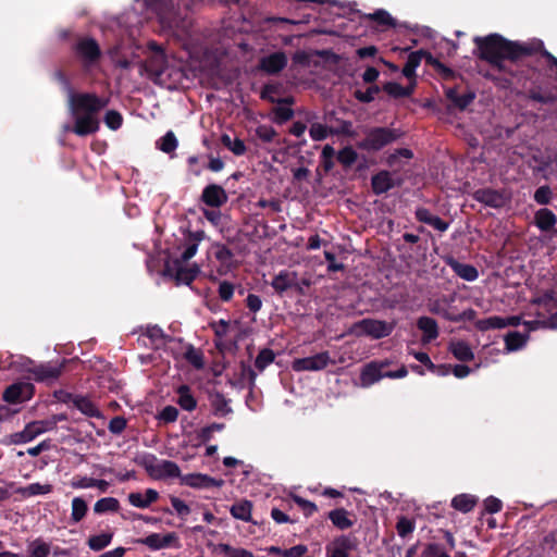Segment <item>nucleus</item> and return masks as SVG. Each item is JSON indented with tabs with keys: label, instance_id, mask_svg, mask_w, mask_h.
Returning <instances> with one entry per match:
<instances>
[{
	"label": "nucleus",
	"instance_id": "obj_1",
	"mask_svg": "<svg viewBox=\"0 0 557 557\" xmlns=\"http://www.w3.org/2000/svg\"><path fill=\"white\" fill-rule=\"evenodd\" d=\"M108 103L109 99L94 92H71L69 109L74 119V125L66 126L65 129L81 137L97 133L100 127L98 114Z\"/></svg>",
	"mask_w": 557,
	"mask_h": 557
},
{
	"label": "nucleus",
	"instance_id": "obj_2",
	"mask_svg": "<svg viewBox=\"0 0 557 557\" xmlns=\"http://www.w3.org/2000/svg\"><path fill=\"white\" fill-rule=\"evenodd\" d=\"M404 133L399 128L373 126L364 131V137L356 147L367 152H377L397 141Z\"/></svg>",
	"mask_w": 557,
	"mask_h": 557
},
{
	"label": "nucleus",
	"instance_id": "obj_3",
	"mask_svg": "<svg viewBox=\"0 0 557 557\" xmlns=\"http://www.w3.org/2000/svg\"><path fill=\"white\" fill-rule=\"evenodd\" d=\"M541 308L537 312L539 319L524 321L523 325L528 332L539 327L556 330L557 329V292L549 289L536 301Z\"/></svg>",
	"mask_w": 557,
	"mask_h": 557
},
{
	"label": "nucleus",
	"instance_id": "obj_4",
	"mask_svg": "<svg viewBox=\"0 0 557 557\" xmlns=\"http://www.w3.org/2000/svg\"><path fill=\"white\" fill-rule=\"evenodd\" d=\"M136 463L144 468L153 480L180 479L183 476L180 467L171 460L158 459L153 454L146 453L136 458Z\"/></svg>",
	"mask_w": 557,
	"mask_h": 557
},
{
	"label": "nucleus",
	"instance_id": "obj_5",
	"mask_svg": "<svg viewBox=\"0 0 557 557\" xmlns=\"http://www.w3.org/2000/svg\"><path fill=\"white\" fill-rule=\"evenodd\" d=\"M71 50L85 70L96 66L102 58L99 42L88 35H75Z\"/></svg>",
	"mask_w": 557,
	"mask_h": 557
},
{
	"label": "nucleus",
	"instance_id": "obj_6",
	"mask_svg": "<svg viewBox=\"0 0 557 557\" xmlns=\"http://www.w3.org/2000/svg\"><path fill=\"white\" fill-rule=\"evenodd\" d=\"M394 329L395 322L366 318L352 324L351 333L356 336H369L373 339H380L389 336Z\"/></svg>",
	"mask_w": 557,
	"mask_h": 557
},
{
	"label": "nucleus",
	"instance_id": "obj_7",
	"mask_svg": "<svg viewBox=\"0 0 557 557\" xmlns=\"http://www.w3.org/2000/svg\"><path fill=\"white\" fill-rule=\"evenodd\" d=\"M183 263L184 262H181V260L166 262L164 267V275L174 278L176 285H190L197 277L199 268L197 265L187 268L183 265Z\"/></svg>",
	"mask_w": 557,
	"mask_h": 557
},
{
	"label": "nucleus",
	"instance_id": "obj_8",
	"mask_svg": "<svg viewBox=\"0 0 557 557\" xmlns=\"http://www.w3.org/2000/svg\"><path fill=\"white\" fill-rule=\"evenodd\" d=\"M35 393V387L29 382H17L8 386L2 398L8 404H21L29 400Z\"/></svg>",
	"mask_w": 557,
	"mask_h": 557
},
{
	"label": "nucleus",
	"instance_id": "obj_9",
	"mask_svg": "<svg viewBox=\"0 0 557 557\" xmlns=\"http://www.w3.org/2000/svg\"><path fill=\"white\" fill-rule=\"evenodd\" d=\"M65 360L59 364H53L51 362L40 363L38 366H34L28 370L32 377L36 382L41 383H51L59 379L64 368Z\"/></svg>",
	"mask_w": 557,
	"mask_h": 557
},
{
	"label": "nucleus",
	"instance_id": "obj_10",
	"mask_svg": "<svg viewBox=\"0 0 557 557\" xmlns=\"http://www.w3.org/2000/svg\"><path fill=\"white\" fill-rule=\"evenodd\" d=\"M329 351H322L314 356L297 358L293 361V370L300 371H319L323 370L330 363Z\"/></svg>",
	"mask_w": 557,
	"mask_h": 557
},
{
	"label": "nucleus",
	"instance_id": "obj_11",
	"mask_svg": "<svg viewBox=\"0 0 557 557\" xmlns=\"http://www.w3.org/2000/svg\"><path fill=\"white\" fill-rule=\"evenodd\" d=\"M181 484L193 488L208 490L212 487H222L224 481L203 473H188L181 476Z\"/></svg>",
	"mask_w": 557,
	"mask_h": 557
},
{
	"label": "nucleus",
	"instance_id": "obj_12",
	"mask_svg": "<svg viewBox=\"0 0 557 557\" xmlns=\"http://www.w3.org/2000/svg\"><path fill=\"white\" fill-rule=\"evenodd\" d=\"M357 547V541L349 535H341L326 545V557H349V552Z\"/></svg>",
	"mask_w": 557,
	"mask_h": 557
},
{
	"label": "nucleus",
	"instance_id": "obj_13",
	"mask_svg": "<svg viewBox=\"0 0 557 557\" xmlns=\"http://www.w3.org/2000/svg\"><path fill=\"white\" fill-rule=\"evenodd\" d=\"M200 200L208 207L220 208L227 202L228 197L222 186L209 184L203 188Z\"/></svg>",
	"mask_w": 557,
	"mask_h": 557
},
{
	"label": "nucleus",
	"instance_id": "obj_14",
	"mask_svg": "<svg viewBox=\"0 0 557 557\" xmlns=\"http://www.w3.org/2000/svg\"><path fill=\"white\" fill-rule=\"evenodd\" d=\"M473 199L491 208H502L506 203V197L499 190L480 188L473 193Z\"/></svg>",
	"mask_w": 557,
	"mask_h": 557
},
{
	"label": "nucleus",
	"instance_id": "obj_15",
	"mask_svg": "<svg viewBox=\"0 0 557 557\" xmlns=\"http://www.w3.org/2000/svg\"><path fill=\"white\" fill-rule=\"evenodd\" d=\"M147 5L157 13L162 23H165L171 20L180 3L178 0H147Z\"/></svg>",
	"mask_w": 557,
	"mask_h": 557
},
{
	"label": "nucleus",
	"instance_id": "obj_16",
	"mask_svg": "<svg viewBox=\"0 0 557 557\" xmlns=\"http://www.w3.org/2000/svg\"><path fill=\"white\" fill-rule=\"evenodd\" d=\"M168 66V60L162 48H158L154 53L148 57L145 61L146 71L154 77H161Z\"/></svg>",
	"mask_w": 557,
	"mask_h": 557
},
{
	"label": "nucleus",
	"instance_id": "obj_17",
	"mask_svg": "<svg viewBox=\"0 0 557 557\" xmlns=\"http://www.w3.org/2000/svg\"><path fill=\"white\" fill-rule=\"evenodd\" d=\"M395 187V182L391 173L381 170L371 177V188L374 195L380 196Z\"/></svg>",
	"mask_w": 557,
	"mask_h": 557
},
{
	"label": "nucleus",
	"instance_id": "obj_18",
	"mask_svg": "<svg viewBox=\"0 0 557 557\" xmlns=\"http://www.w3.org/2000/svg\"><path fill=\"white\" fill-rule=\"evenodd\" d=\"M417 327L423 333L422 342L431 343L438 337L440 331L435 319L423 315L417 320Z\"/></svg>",
	"mask_w": 557,
	"mask_h": 557
},
{
	"label": "nucleus",
	"instance_id": "obj_19",
	"mask_svg": "<svg viewBox=\"0 0 557 557\" xmlns=\"http://www.w3.org/2000/svg\"><path fill=\"white\" fill-rule=\"evenodd\" d=\"M210 405L212 413L215 417H225L233 412L230 406V399H227L223 393L214 391L209 394Z\"/></svg>",
	"mask_w": 557,
	"mask_h": 557
},
{
	"label": "nucleus",
	"instance_id": "obj_20",
	"mask_svg": "<svg viewBox=\"0 0 557 557\" xmlns=\"http://www.w3.org/2000/svg\"><path fill=\"white\" fill-rule=\"evenodd\" d=\"M534 224L541 232L547 233L557 224V216L552 210L542 208L534 214Z\"/></svg>",
	"mask_w": 557,
	"mask_h": 557
},
{
	"label": "nucleus",
	"instance_id": "obj_21",
	"mask_svg": "<svg viewBox=\"0 0 557 557\" xmlns=\"http://www.w3.org/2000/svg\"><path fill=\"white\" fill-rule=\"evenodd\" d=\"M351 513L345 508H336L327 513V518L332 524L338 530H347L351 528L355 521L350 518Z\"/></svg>",
	"mask_w": 557,
	"mask_h": 557
},
{
	"label": "nucleus",
	"instance_id": "obj_22",
	"mask_svg": "<svg viewBox=\"0 0 557 557\" xmlns=\"http://www.w3.org/2000/svg\"><path fill=\"white\" fill-rule=\"evenodd\" d=\"M445 96L453 103V106L460 111L466 110L475 98V95L472 91L459 95L457 88H448L445 91Z\"/></svg>",
	"mask_w": 557,
	"mask_h": 557
},
{
	"label": "nucleus",
	"instance_id": "obj_23",
	"mask_svg": "<svg viewBox=\"0 0 557 557\" xmlns=\"http://www.w3.org/2000/svg\"><path fill=\"white\" fill-rule=\"evenodd\" d=\"M448 350L453 354V356L462 362L472 361L474 359V354L470 347V345L465 341H453L449 343Z\"/></svg>",
	"mask_w": 557,
	"mask_h": 557
},
{
	"label": "nucleus",
	"instance_id": "obj_24",
	"mask_svg": "<svg viewBox=\"0 0 557 557\" xmlns=\"http://www.w3.org/2000/svg\"><path fill=\"white\" fill-rule=\"evenodd\" d=\"M260 97L274 103L272 108V119L278 123V84H267L263 86Z\"/></svg>",
	"mask_w": 557,
	"mask_h": 557
},
{
	"label": "nucleus",
	"instance_id": "obj_25",
	"mask_svg": "<svg viewBox=\"0 0 557 557\" xmlns=\"http://www.w3.org/2000/svg\"><path fill=\"white\" fill-rule=\"evenodd\" d=\"M448 264L459 277L468 282L475 281L479 276L476 268L472 264L461 263L455 259H451Z\"/></svg>",
	"mask_w": 557,
	"mask_h": 557
},
{
	"label": "nucleus",
	"instance_id": "obj_26",
	"mask_svg": "<svg viewBox=\"0 0 557 557\" xmlns=\"http://www.w3.org/2000/svg\"><path fill=\"white\" fill-rule=\"evenodd\" d=\"M205 233L202 231L197 232H188V245L185 250L182 252L181 262H187L190 260L197 252L199 243L203 239Z\"/></svg>",
	"mask_w": 557,
	"mask_h": 557
},
{
	"label": "nucleus",
	"instance_id": "obj_27",
	"mask_svg": "<svg viewBox=\"0 0 557 557\" xmlns=\"http://www.w3.org/2000/svg\"><path fill=\"white\" fill-rule=\"evenodd\" d=\"M38 435H40V430H36V424L29 422L21 432L11 434L10 442L15 445L25 444L33 441Z\"/></svg>",
	"mask_w": 557,
	"mask_h": 557
},
{
	"label": "nucleus",
	"instance_id": "obj_28",
	"mask_svg": "<svg viewBox=\"0 0 557 557\" xmlns=\"http://www.w3.org/2000/svg\"><path fill=\"white\" fill-rule=\"evenodd\" d=\"M386 363H375L371 362L364 366L362 372H361V379L364 382L374 383L379 380L386 377L384 371V367Z\"/></svg>",
	"mask_w": 557,
	"mask_h": 557
},
{
	"label": "nucleus",
	"instance_id": "obj_29",
	"mask_svg": "<svg viewBox=\"0 0 557 557\" xmlns=\"http://www.w3.org/2000/svg\"><path fill=\"white\" fill-rule=\"evenodd\" d=\"M176 392L178 395L177 404L182 409L193 411L197 408V399L191 394L188 385L183 384L178 386Z\"/></svg>",
	"mask_w": 557,
	"mask_h": 557
},
{
	"label": "nucleus",
	"instance_id": "obj_30",
	"mask_svg": "<svg viewBox=\"0 0 557 557\" xmlns=\"http://www.w3.org/2000/svg\"><path fill=\"white\" fill-rule=\"evenodd\" d=\"M257 207L263 209L267 215H272V221H276V214L278 213V197L277 194L265 196L262 194L257 203Z\"/></svg>",
	"mask_w": 557,
	"mask_h": 557
},
{
	"label": "nucleus",
	"instance_id": "obj_31",
	"mask_svg": "<svg viewBox=\"0 0 557 557\" xmlns=\"http://www.w3.org/2000/svg\"><path fill=\"white\" fill-rule=\"evenodd\" d=\"M478 503V498L471 494H459L451 499V507L455 510L467 513L473 510Z\"/></svg>",
	"mask_w": 557,
	"mask_h": 557
},
{
	"label": "nucleus",
	"instance_id": "obj_32",
	"mask_svg": "<svg viewBox=\"0 0 557 557\" xmlns=\"http://www.w3.org/2000/svg\"><path fill=\"white\" fill-rule=\"evenodd\" d=\"M422 59H424L426 64L432 66L444 79H450L455 77V72L440 60L434 58L431 52L423 50Z\"/></svg>",
	"mask_w": 557,
	"mask_h": 557
},
{
	"label": "nucleus",
	"instance_id": "obj_33",
	"mask_svg": "<svg viewBox=\"0 0 557 557\" xmlns=\"http://www.w3.org/2000/svg\"><path fill=\"white\" fill-rule=\"evenodd\" d=\"M74 406L85 416L90 418H101V411L97 406L87 397L77 396L74 399Z\"/></svg>",
	"mask_w": 557,
	"mask_h": 557
},
{
	"label": "nucleus",
	"instance_id": "obj_34",
	"mask_svg": "<svg viewBox=\"0 0 557 557\" xmlns=\"http://www.w3.org/2000/svg\"><path fill=\"white\" fill-rule=\"evenodd\" d=\"M422 53L423 50H417L411 52L408 55L407 62L405 63L403 67V75L407 77L408 79H414L416 78V70L420 65L422 61Z\"/></svg>",
	"mask_w": 557,
	"mask_h": 557
},
{
	"label": "nucleus",
	"instance_id": "obj_35",
	"mask_svg": "<svg viewBox=\"0 0 557 557\" xmlns=\"http://www.w3.org/2000/svg\"><path fill=\"white\" fill-rule=\"evenodd\" d=\"M252 504L249 500H240L232 505L230 511L235 519L249 521L251 518Z\"/></svg>",
	"mask_w": 557,
	"mask_h": 557
},
{
	"label": "nucleus",
	"instance_id": "obj_36",
	"mask_svg": "<svg viewBox=\"0 0 557 557\" xmlns=\"http://www.w3.org/2000/svg\"><path fill=\"white\" fill-rule=\"evenodd\" d=\"M528 338H529L528 334H522V333L517 332V331L509 332L505 336L506 349L509 350V351L518 350V349H520V348H522L524 346V344L527 343Z\"/></svg>",
	"mask_w": 557,
	"mask_h": 557
},
{
	"label": "nucleus",
	"instance_id": "obj_37",
	"mask_svg": "<svg viewBox=\"0 0 557 557\" xmlns=\"http://www.w3.org/2000/svg\"><path fill=\"white\" fill-rule=\"evenodd\" d=\"M475 327L481 332H485L488 330L504 329L505 327L504 318L498 317V315H493V317L478 320L475 322Z\"/></svg>",
	"mask_w": 557,
	"mask_h": 557
},
{
	"label": "nucleus",
	"instance_id": "obj_38",
	"mask_svg": "<svg viewBox=\"0 0 557 557\" xmlns=\"http://www.w3.org/2000/svg\"><path fill=\"white\" fill-rule=\"evenodd\" d=\"M88 511V506L85 499L82 497H74L72 499V512L71 520L74 523L82 521Z\"/></svg>",
	"mask_w": 557,
	"mask_h": 557
},
{
	"label": "nucleus",
	"instance_id": "obj_39",
	"mask_svg": "<svg viewBox=\"0 0 557 557\" xmlns=\"http://www.w3.org/2000/svg\"><path fill=\"white\" fill-rule=\"evenodd\" d=\"M184 358L197 370L205 367L203 354L201 350L196 349L193 345H188L184 352Z\"/></svg>",
	"mask_w": 557,
	"mask_h": 557
},
{
	"label": "nucleus",
	"instance_id": "obj_40",
	"mask_svg": "<svg viewBox=\"0 0 557 557\" xmlns=\"http://www.w3.org/2000/svg\"><path fill=\"white\" fill-rule=\"evenodd\" d=\"M366 17L368 20L374 21L379 26L394 27L396 25V21L384 9H379V10L374 11L373 13L367 14Z\"/></svg>",
	"mask_w": 557,
	"mask_h": 557
},
{
	"label": "nucleus",
	"instance_id": "obj_41",
	"mask_svg": "<svg viewBox=\"0 0 557 557\" xmlns=\"http://www.w3.org/2000/svg\"><path fill=\"white\" fill-rule=\"evenodd\" d=\"M112 539V533H101L97 535H91L88 539L87 544L91 550L99 552L106 548L111 543Z\"/></svg>",
	"mask_w": 557,
	"mask_h": 557
},
{
	"label": "nucleus",
	"instance_id": "obj_42",
	"mask_svg": "<svg viewBox=\"0 0 557 557\" xmlns=\"http://www.w3.org/2000/svg\"><path fill=\"white\" fill-rule=\"evenodd\" d=\"M120 508V503L114 497H103L97 500V503L94 506V511L96 513H104L108 511H117Z\"/></svg>",
	"mask_w": 557,
	"mask_h": 557
},
{
	"label": "nucleus",
	"instance_id": "obj_43",
	"mask_svg": "<svg viewBox=\"0 0 557 557\" xmlns=\"http://www.w3.org/2000/svg\"><path fill=\"white\" fill-rule=\"evenodd\" d=\"M214 258L223 265L230 267L234 257L233 251L223 244L213 245Z\"/></svg>",
	"mask_w": 557,
	"mask_h": 557
},
{
	"label": "nucleus",
	"instance_id": "obj_44",
	"mask_svg": "<svg viewBox=\"0 0 557 557\" xmlns=\"http://www.w3.org/2000/svg\"><path fill=\"white\" fill-rule=\"evenodd\" d=\"M177 138L172 131L165 133V135L162 136L157 143L158 148L165 153L174 152L177 148Z\"/></svg>",
	"mask_w": 557,
	"mask_h": 557
},
{
	"label": "nucleus",
	"instance_id": "obj_45",
	"mask_svg": "<svg viewBox=\"0 0 557 557\" xmlns=\"http://www.w3.org/2000/svg\"><path fill=\"white\" fill-rule=\"evenodd\" d=\"M259 69L268 74L278 73V51L260 60Z\"/></svg>",
	"mask_w": 557,
	"mask_h": 557
},
{
	"label": "nucleus",
	"instance_id": "obj_46",
	"mask_svg": "<svg viewBox=\"0 0 557 557\" xmlns=\"http://www.w3.org/2000/svg\"><path fill=\"white\" fill-rule=\"evenodd\" d=\"M528 98L532 101L542 104H553L556 102L557 97L552 92H542L540 88H532L528 92Z\"/></svg>",
	"mask_w": 557,
	"mask_h": 557
},
{
	"label": "nucleus",
	"instance_id": "obj_47",
	"mask_svg": "<svg viewBox=\"0 0 557 557\" xmlns=\"http://www.w3.org/2000/svg\"><path fill=\"white\" fill-rule=\"evenodd\" d=\"M337 161L345 168H350L358 159V153L352 147L347 146L337 152Z\"/></svg>",
	"mask_w": 557,
	"mask_h": 557
},
{
	"label": "nucleus",
	"instance_id": "obj_48",
	"mask_svg": "<svg viewBox=\"0 0 557 557\" xmlns=\"http://www.w3.org/2000/svg\"><path fill=\"white\" fill-rule=\"evenodd\" d=\"M255 233L259 238H274L277 234V230L274 225H271L268 221L262 219L258 221Z\"/></svg>",
	"mask_w": 557,
	"mask_h": 557
},
{
	"label": "nucleus",
	"instance_id": "obj_49",
	"mask_svg": "<svg viewBox=\"0 0 557 557\" xmlns=\"http://www.w3.org/2000/svg\"><path fill=\"white\" fill-rule=\"evenodd\" d=\"M52 492V485L50 484H40V483H32L22 488V494L24 496L30 497L36 495H45Z\"/></svg>",
	"mask_w": 557,
	"mask_h": 557
},
{
	"label": "nucleus",
	"instance_id": "obj_50",
	"mask_svg": "<svg viewBox=\"0 0 557 557\" xmlns=\"http://www.w3.org/2000/svg\"><path fill=\"white\" fill-rule=\"evenodd\" d=\"M382 90L381 87L377 85H371L367 88L366 91L362 90H355L354 97L362 102V103H370L374 100L375 96Z\"/></svg>",
	"mask_w": 557,
	"mask_h": 557
},
{
	"label": "nucleus",
	"instance_id": "obj_51",
	"mask_svg": "<svg viewBox=\"0 0 557 557\" xmlns=\"http://www.w3.org/2000/svg\"><path fill=\"white\" fill-rule=\"evenodd\" d=\"M274 358H275V354L273 352V350H271L269 348H264V349L260 350V352L258 354V356L255 360V367L259 371H263L270 363H272L274 361Z\"/></svg>",
	"mask_w": 557,
	"mask_h": 557
},
{
	"label": "nucleus",
	"instance_id": "obj_52",
	"mask_svg": "<svg viewBox=\"0 0 557 557\" xmlns=\"http://www.w3.org/2000/svg\"><path fill=\"white\" fill-rule=\"evenodd\" d=\"M338 125L331 127V135H343L346 137H355L357 133L352 128V122L346 120H337Z\"/></svg>",
	"mask_w": 557,
	"mask_h": 557
},
{
	"label": "nucleus",
	"instance_id": "obj_53",
	"mask_svg": "<svg viewBox=\"0 0 557 557\" xmlns=\"http://www.w3.org/2000/svg\"><path fill=\"white\" fill-rule=\"evenodd\" d=\"M310 137L315 141H321L331 135V127H327L321 123H312L309 128Z\"/></svg>",
	"mask_w": 557,
	"mask_h": 557
},
{
	"label": "nucleus",
	"instance_id": "obj_54",
	"mask_svg": "<svg viewBox=\"0 0 557 557\" xmlns=\"http://www.w3.org/2000/svg\"><path fill=\"white\" fill-rule=\"evenodd\" d=\"M104 124L112 131L119 129L123 124V116L116 110H109L104 115Z\"/></svg>",
	"mask_w": 557,
	"mask_h": 557
},
{
	"label": "nucleus",
	"instance_id": "obj_55",
	"mask_svg": "<svg viewBox=\"0 0 557 557\" xmlns=\"http://www.w3.org/2000/svg\"><path fill=\"white\" fill-rule=\"evenodd\" d=\"M552 196V188L548 185H543L535 190L533 199L537 205L546 206L550 203Z\"/></svg>",
	"mask_w": 557,
	"mask_h": 557
},
{
	"label": "nucleus",
	"instance_id": "obj_56",
	"mask_svg": "<svg viewBox=\"0 0 557 557\" xmlns=\"http://www.w3.org/2000/svg\"><path fill=\"white\" fill-rule=\"evenodd\" d=\"M382 90H384L388 96L399 99L406 98L405 87L396 82H387L382 86Z\"/></svg>",
	"mask_w": 557,
	"mask_h": 557
},
{
	"label": "nucleus",
	"instance_id": "obj_57",
	"mask_svg": "<svg viewBox=\"0 0 557 557\" xmlns=\"http://www.w3.org/2000/svg\"><path fill=\"white\" fill-rule=\"evenodd\" d=\"M420 557H450L445 548L437 543H430L425 546Z\"/></svg>",
	"mask_w": 557,
	"mask_h": 557
},
{
	"label": "nucleus",
	"instance_id": "obj_58",
	"mask_svg": "<svg viewBox=\"0 0 557 557\" xmlns=\"http://www.w3.org/2000/svg\"><path fill=\"white\" fill-rule=\"evenodd\" d=\"M396 530L400 537H406L414 531V523L412 520L403 516L396 523Z\"/></svg>",
	"mask_w": 557,
	"mask_h": 557
},
{
	"label": "nucleus",
	"instance_id": "obj_59",
	"mask_svg": "<svg viewBox=\"0 0 557 557\" xmlns=\"http://www.w3.org/2000/svg\"><path fill=\"white\" fill-rule=\"evenodd\" d=\"M235 285L228 281H221L218 288L219 297L222 301L227 302L233 298Z\"/></svg>",
	"mask_w": 557,
	"mask_h": 557
},
{
	"label": "nucleus",
	"instance_id": "obj_60",
	"mask_svg": "<svg viewBox=\"0 0 557 557\" xmlns=\"http://www.w3.org/2000/svg\"><path fill=\"white\" fill-rule=\"evenodd\" d=\"M294 502L301 508L304 511V515L308 518L311 517L313 513L318 511V506L300 496L294 495L293 496Z\"/></svg>",
	"mask_w": 557,
	"mask_h": 557
},
{
	"label": "nucleus",
	"instance_id": "obj_61",
	"mask_svg": "<svg viewBox=\"0 0 557 557\" xmlns=\"http://www.w3.org/2000/svg\"><path fill=\"white\" fill-rule=\"evenodd\" d=\"M157 418L164 423H173L178 418V409L174 406L168 405L159 412Z\"/></svg>",
	"mask_w": 557,
	"mask_h": 557
},
{
	"label": "nucleus",
	"instance_id": "obj_62",
	"mask_svg": "<svg viewBox=\"0 0 557 557\" xmlns=\"http://www.w3.org/2000/svg\"><path fill=\"white\" fill-rule=\"evenodd\" d=\"M50 554V546L40 541L36 540L30 545V557H48Z\"/></svg>",
	"mask_w": 557,
	"mask_h": 557
},
{
	"label": "nucleus",
	"instance_id": "obj_63",
	"mask_svg": "<svg viewBox=\"0 0 557 557\" xmlns=\"http://www.w3.org/2000/svg\"><path fill=\"white\" fill-rule=\"evenodd\" d=\"M219 549L226 556V557H255L252 553L243 549V548H233L227 544H220Z\"/></svg>",
	"mask_w": 557,
	"mask_h": 557
},
{
	"label": "nucleus",
	"instance_id": "obj_64",
	"mask_svg": "<svg viewBox=\"0 0 557 557\" xmlns=\"http://www.w3.org/2000/svg\"><path fill=\"white\" fill-rule=\"evenodd\" d=\"M256 135L262 143H271L276 136V132L270 125H259Z\"/></svg>",
	"mask_w": 557,
	"mask_h": 557
}]
</instances>
